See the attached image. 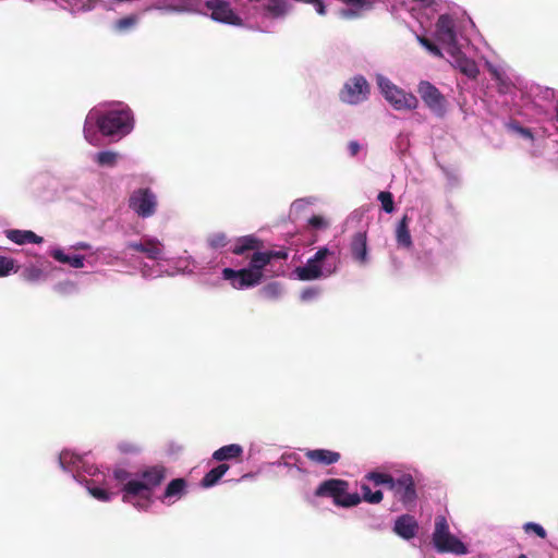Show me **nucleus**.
Returning <instances> with one entry per match:
<instances>
[{"instance_id":"f257e3e1","label":"nucleus","mask_w":558,"mask_h":558,"mask_svg":"<svg viewBox=\"0 0 558 558\" xmlns=\"http://www.w3.org/2000/svg\"><path fill=\"white\" fill-rule=\"evenodd\" d=\"M264 247V242L254 234H248L238 238L231 252L234 255H245L247 252H253L250 258L247 268L234 270L232 268L222 269V278L230 282L231 287L236 290L252 288L259 284L264 278L263 270L269 265V255L266 252H260Z\"/></svg>"},{"instance_id":"f03ea898","label":"nucleus","mask_w":558,"mask_h":558,"mask_svg":"<svg viewBox=\"0 0 558 558\" xmlns=\"http://www.w3.org/2000/svg\"><path fill=\"white\" fill-rule=\"evenodd\" d=\"M167 470L163 465L148 466L136 474V478L128 481L122 487V500L132 502L136 508L147 510L151 504L155 488L166 480Z\"/></svg>"},{"instance_id":"7ed1b4c3","label":"nucleus","mask_w":558,"mask_h":558,"mask_svg":"<svg viewBox=\"0 0 558 558\" xmlns=\"http://www.w3.org/2000/svg\"><path fill=\"white\" fill-rule=\"evenodd\" d=\"M348 488L349 483L347 481L340 478H329L319 484L315 490V496L331 497L336 506L343 508L357 506L362 500L372 505H378L384 499L381 490L372 492L371 487L365 483L361 484L362 496H360L357 493H348Z\"/></svg>"},{"instance_id":"20e7f679","label":"nucleus","mask_w":558,"mask_h":558,"mask_svg":"<svg viewBox=\"0 0 558 558\" xmlns=\"http://www.w3.org/2000/svg\"><path fill=\"white\" fill-rule=\"evenodd\" d=\"M133 114L129 108L110 110L96 119V125L104 136H125L133 130Z\"/></svg>"},{"instance_id":"39448f33","label":"nucleus","mask_w":558,"mask_h":558,"mask_svg":"<svg viewBox=\"0 0 558 558\" xmlns=\"http://www.w3.org/2000/svg\"><path fill=\"white\" fill-rule=\"evenodd\" d=\"M433 544L438 553H452L456 555L468 553L466 546L450 533L448 521L444 515L435 518Z\"/></svg>"},{"instance_id":"423d86ee","label":"nucleus","mask_w":558,"mask_h":558,"mask_svg":"<svg viewBox=\"0 0 558 558\" xmlns=\"http://www.w3.org/2000/svg\"><path fill=\"white\" fill-rule=\"evenodd\" d=\"M378 85L385 99L396 110H413L417 108L418 99L412 93H407L392 84L388 78L379 77Z\"/></svg>"},{"instance_id":"0eeeda50","label":"nucleus","mask_w":558,"mask_h":558,"mask_svg":"<svg viewBox=\"0 0 558 558\" xmlns=\"http://www.w3.org/2000/svg\"><path fill=\"white\" fill-rule=\"evenodd\" d=\"M157 196L148 187L137 189L133 191L129 197L130 209L141 218L154 216L157 210Z\"/></svg>"},{"instance_id":"6e6552de","label":"nucleus","mask_w":558,"mask_h":558,"mask_svg":"<svg viewBox=\"0 0 558 558\" xmlns=\"http://www.w3.org/2000/svg\"><path fill=\"white\" fill-rule=\"evenodd\" d=\"M371 93V86L363 75L348 80L339 93L342 102L357 105L365 101Z\"/></svg>"},{"instance_id":"1a4fd4ad","label":"nucleus","mask_w":558,"mask_h":558,"mask_svg":"<svg viewBox=\"0 0 558 558\" xmlns=\"http://www.w3.org/2000/svg\"><path fill=\"white\" fill-rule=\"evenodd\" d=\"M417 93L425 106L434 114L439 118L445 116L447 100L435 85L428 81H421L417 85Z\"/></svg>"},{"instance_id":"9d476101","label":"nucleus","mask_w":558,"mask_h":558,"mask_svg":"<svg viewBox=\"0 0 558 558\" xmlns=\"http://www.w3.org/2000/svg\"><path fill=\"white\" fill-rule=\"evenodd\" d=\"M405 507L412 506L417 499L416 486L410 473H402L393 480L389 489Z\"/></svg>"},{"instance_id":"9b49d317","label":"nucleus","mask_w":558,"mask_h":558,"mask_svg":"<svg viewBox=\"0 0 558 558\" xmlns=\"http://www.w3.org/2000/svg\"><path fill=\"white\" fill-rule=\"evenodd\" d=\"M328 255H330V251L327 247L319 248L304 266L295 269L298 278L303 281L318 279L323 275L320 263Z\"/></svg>"},{"instance_id":"f8f14e48","label":"nucleus","mask_w":558,"mask_h":558,"mask_svg":"<svg viewBox=\"0 0 558 558\" xmlns=\"http://www.w3.org/2000/svg\"><path fill=\"white\" fill-rule=\"evenodd\" d=\"M437 39L448 48L458 46L454 21L448 14H441L436 22Z\"/></svg>"},{"instance_id":"ddd939ff","label":"nucleus","mask_w":558,"mask_h":558,"mask_svg":"<svg viewBox=\"0 0 558 558\" xmlns=\"http://www.w3.org/2000/svg\"><path fill=\"white\" fill-rule=\"evenodd\" d=\"M448 53L452 58V65L470 78H476L480 74L476 62L468 58L458 46L449 48Z\"/></svg>"},{"instance_id":"4468645a","label":"nucleus","mask_w":558,"mask_h":558,"mask_svg":"<svg viewBox=\"0 0 558 558\" xmlns=\"http://www.w3.org/2000/svg\"><path fill=\"white\" fill-rule=\"evenodd\" d=\"M418 531V523L411 514H402L395 521L393 532L404 539L415 537Z\"/></svg>"},{"instance_id":"2eb2a0df","label":"nucleus","mask_w":558,"mask_h":558,"mask_svg":"<svg viewBox=\"0 0 558 558\" xmlns=\"http://www.w3.org/2000/svg\"><path fill=\"white\" fill-rule=\"evenodd\" d=\"M350 251L352 257L360 264L367 263V235L365 231L356 232L351 240Z\"/></svg>"},{"instance_id":"dca6fc26","label":"nucleus","mask_w":558,"mask_h":558,"mask_svg":"<svg viewBox=\"0 0 558 558\" xmlns=\"http://www.w3.org/2000/svg\"><path fill=\"white\" fill-rule=\"evenodd\" d=\"M128 248L144 253L150 259H158L161 256L162 248L159 241L148 239L143 242H130Z\"/></svg>"},{"instance_id":"f3484780","label":"nucleus","mask_w":558,"mask_h":558,"mask_svg":"<svg viewBox=\"0 0 558 558\" xmlns=\"http://www.w3.org/2000/svg\"><path fill=\"white\" fill-rule=\"evenodd\" d=\"M305 457L317 464L320 465H331L337 463L341 456L337 451H331L328 449H308L305 451Z\"/></svg>"},{"instance_id":"a211bd4d","label":"nucleus","mask_w":558,"mask_h":558,"mask_svg":"<svg viewBox=\"0 0 558 558\" xmlns=\"http://www.w3.org/2000/svg\"><path fill=\"white\" fill-rule=\"evenodd\" d=\"M290 9L291 4L287 0H268L263 5L265 15L274 20L284 17Z\"/></svg>"},{"instance_id":"6ab92c4d","label":"nucleus","mask_w":558,"mask_h":558,"mask_svg":"<svg viewBox=\"0 0 558 558\" xmlns=\"http://www.w3.org/2000/svg\"><path fill=\"white\" fill-rule=\"evenodd\" d=\"M5 233H7V238L9 240H11L12 242H14L19 245H22L25 243L40 244L44 241V239L41 236L37 235L36 233H34L31 230L12 229V230H8Z\"/></svg>"},{"instance_id":"aec40b11","label":"nucleus","mask_w":558,"mask_h":558,"mask_svg":"<svg viewBox=\"0 0 558 558\" xmlns=\"http://www.w3.org/2000/svg\"><path fill=\"white\" fill-rule=\"evenodd\" d=\"M243 454L242 446L238 444H231L227 446H222L217 449L213 453V459L219 462L228 461V460H241Z\"/></svg>"},{"instance_id":"412c9836","label":"nucleus","mask_w":558,"mask_h":558,"mask_svg":"<svg viewBox=\"0 0 558 558\" xmlns=\"http://www.w3.org/2000/svg\"><path fill=\"white\" fill-rule=\"evenodd\" d=\"M410 218L404 215L399 221L396 229L397 243L400 246L410 248L413 245L412 238L409 230Z\"/></svg>"},{"instance_id":"4be33fe9","label":"nucleus","mask_w":558,"mask_h":558,"mask_svg":"<svg viewBox=\"0 0 558 558\" xmlns=\"http://www.w3.org/2000/svg\"><path fill=\"white\" fill-rule=\"evenodd\" d=\"M229 470V464L220 463L216 468L208 471L201 481V486L204 488H209L215 486L220 478L227 473Z\"/></svg>"},{"instance_id":"5701e85b","label":"nucleus","mask_w":558,"mask_h":558,"mask_svg":"<svg viewBox=\"0 0 558 558\" xmlns=\"http://www.w3.org/2000/svg\"><path fill=\"white\" fill-rule=\"evenodd\" d=\"M51 256L62 263V264H69L73 268H82L84 266V257L81 255H66L62 250L57 248L53 250L51 253Z\"/></svg>"},{"instance_id":"b1692460","label":"nucleus","mask_w":558,"mask_h":558,"mask_svg":"<svg viewBox=\"0 0 558 558\" xmlns=\"http://www.w3.org/2000/svg\"><path fill=\"white\" fill-rule=\"evenodd\" d=\"M366 481L372 482L375 486L384 485L388 489L391 488L395 477L389 473L369 472L364 477Z\"/></svg>"},{"instance_id":"393cba45","label":"nucleus","mask_w":558,"mask_h":558,"mask_svg":"<svg viewBox=\"0 0 558 558\" xmlns=\"http://www.w3.org/2000/svg\"><path fill=\"white\" fill-rule=\"evenodd\" d=\"M186 487L184 478H174L166 487L163 498L180 497Z\"/></svg>"},{"instance_id":"a878e982","label":"nucleus","mask_w":558,"mask_h":558,"mask_svg":"<svg viewBox=\"0 0 558 558\" xmlns=\"http://www.w3.org/2000/svg\"><path fill=\"white\" fill-rule=\"evenodd\" d=\"M119 155L111 150L100 151L95 156V160L102 167H114L117 165Z\"/></svg>"},{"instance_id":"bb28decb","label":"nucleus","mask_w":558,"mask_h":558,"mask_svg":"<svg viewBox=\"0 0 558 558\" xmlns=\"http://www.w3.org/2000/svg\"><path fill=\"white\" fill-rule=\"evenodd\" d=\"M137 24V16L136 15H128L122 19H119L114 23L116 31L120 33H124L131 28H133Z\"/></svg>"},{"instance_id":"cd10ccee","label":"nucleus","mask_w":558,"mask_h":558,"mask_svg":"<svg viewBox=\"0 0 558 558\" xmlns=\"http://www.w3.org/2000/svg\"><path fill=\"white\" fill-rule=\"evenodd\" d=\"M378 201L381 204V208L387 213L391 214L395 210V202L393 196L388 191H381L379 192L377 196Z\"/></svg>"},{"instance_id":"c85d7f7f","label":"nucleus","mask_w":558,"mask_h":558,"mask_svg":"<svg viewBox=\"0 0 558 558\" xmlns=\"http://www.w3.org/2000/svg\"><path fill=\"white\" fill-rule=\"evenodd\" d=\"M207 242L211 248L218 250L225 247L228 244V238L226 233L217 232L209 235Z\"/></svg>"},{"instance_id":"c756f323","label":"nucleus","mask_w":558,"mask_h":558,"mask_svg":"<svg viewBox=\"0 0 558 558\" xmlns=\"http://www.w3.org/2000/svg\"><path fill=\"white\" fill-rule=\"evenodd\" d=\"M118 449L121 453L124 454H134L141 451V447L133 441L123 440L118 444Z\"/></svg>"},{"instance_id":"7c9ffc66","label":"nucleus","mask_w":558,"mask_h":558,"mask_svg":"<svg viewBox=\"0 0 558 558\" xmlns=\"http://www.w3.org/2000/svg\"><path fill=\"white\" fill-rule=\"evenodd\" d=\"M260 293L267 299H277L280 294V284L277 282L265 286Z\"/></svg>"},{"instance_id":"2f4dec72","label":"nucleus","mask_w":558,"mask_h":558,"mask_svg":"<svg viewBox=\"0 0 558 558\" xmlns=\"http://www.w3.org/2000/svg\"><path fill=\"white\" fill-rule=\"evenodd\" d=\"M417 40L418 43L425 48L427 49L430 53H433L434 56L436 57H442V53L440 51V49L432 41L429 40L428 38L424 37V36H418L417 37Z\"/></svg>"},{"instance_id":"473e14b6","label":"nucleus","mask_w":558,"mask_h":558,"mask_svg":"<svg viewBox=\"0 0 558 558\" xmlns=\"http://www.w3.org/2000/svg\"><path fill=\"white\" fill-rule=\"evenodd\" d=\"M523 530L525 533L533 532L541 538H546L547 533L544 530V527L537 523L534 522H527L523 525Z\"/></svg>"},{"instance_id":"72a5a7b5","label":"nucleus","mask_w":558,"mask_h":558,"mask_svg":"<svg viewBox=\"0 0 558 558\" xmlns=\"http://www.w3.org/2000/svg\"><path fill=\"white\" fill-rule=\"evenodd\" d=\"M14 268V260L10 257L0 256V277L8 276Z\"/></svg>"},{"instance_id":"f704fd0d","label":"nucleus","mask_w":558,"mask_h":558,"mask_svg":"<svg viewBox=\"0 0 558 558\" xmlns=\"http://www.w3.org/2000/svg\"><path fill=\"white\" fill-rule=\"evenodd\" d=\"M89 493L93 497H95L96 499H98L100 501L109 500V493L104 488L93 487V488H89Z\"/></svg>"},{"instance_id":"c9c22d12","label":"nucleus","mask_w":558,"mask_h":558,"mask_svg":"<svg viewBox=\"0 0 558 558\" xmlns=\"http://www.w3.org/2000/svg\"><path fill=\"white\" fill-rule=\"evenodd\" d=\"M308 225L316 230L327 227L326 220L322 216L314 215L308 219Z\"/></svg>"},{"instance_id":"e433bc0d","label":"nucleus","mask_w":558,"mask_h":558,"mask_svg":"<svg viewBox=\"0 0 558 558\" xmlns=\"http://www.w3.org/2000/svg\"><path fill=\"white\" fill-rule=\"evenodd\" d=\"M265 252L267 255H269V263L272 259H287L289 256V253L287 250H279V251L269 250V251H265Z\"/></svg>"},{"instance_id":"4c0bfd02","label":"nucleus","mask_w":558,"mask_h":558,"mask_svg":"<svg viewBox=\"0 0 558 558\" xmlns=\"http://www.w3.org/2000/svg\"><path fill=\"white\" fill-rule=\"evenodd\" d=\"M340 16L345 20H353L361 16L359 8L356 9H342L340 11Z\"/></svg>"},{"instance_id":"58836bf2","label":"nucleus","mask_w":558,"mask_h":558,"mask_svg":"<svg viewBox=\"0 0 558 558\" xmlns=\"http://www.w3.org/2000/svg\"><path fill=\"white\" fill-rule=\"evenodd\" d=\"M342 2L347 3V4H353L354 7L359 8V9H362V8H366V9H369L372 8V0H341Z\"/></svg>"},{"instance_id":"ea45409f","label":"nucleus","mask_w":558,"mask_h":558,"mask_svg":"<svg viewBox=\"0 0 558 558\" xmlns=\"http://www.w3.org/2000/svg\"><path fill=\"white\" fill-rule=\"evenodd\" d=\"M114 478L121 483H126L128 481H130V476L131 474L126 471V470H123V469H117L114 470Z\"/></svg>"},{"instance_id":"a19ab883","label":"nucleus","mask_w":558,"mask_h":558,"mask_svg":"<svg viewBox=\"0 0 558 558\" xmlns=\"http://www.w3.org/2000/svg\"><path fill=\"white\" fill-rule=\"evenodd\" d=\"M84 136L85 138L93 145H96V142H95V138H96V133L95 131L93 130V128L88 126L87 123L85 124V128H84Z\"/></svg>"},{"instance_id":"79ce46f5","label":"nucleus","mask_w":558,"mask_h":558,"mask_svg":"<svg viewBox=\"0 0 558 558\" xmlns=\"http://www.w3.org/2000/svg\"><path fill=\"white\" fill-rule=\"evenodd\" d=\"M348 150L350 156L355 157L361 150V145L356 141H350L348 143Z\"/></svg>"},{"instance_id":"37998d69","label":"nucleus","mask_w":558,"mask_h":558,"mask_svg":"<svg viewBox=\"0 0 558 558\" xmlns=\"http://www.w3.org/2000/svg\"><path fill=\"white\" fill-rule=\"evenodd\" d=\"M313 5L315 7V10L319 15L326 14V5L323 0H315Z\"/></svg>"},{"instance_id":"c03bdc74","label":"nucleus","mask_w":558,"mask_h":558,"mask_svg":"<svg viewBox=\"0 0 558 558\" xmlns=\"http://www.w3.org/2000/svg\"><path fill=\"white\" fill-rule=\"evenodd\" d=\"M41 275V271L37 268H32L27 271V279H37Z\"/></svg>"},{"instance_id":"a18cd8bd","label":"nucleus","mask_w":558,"mask_h":558,"mask_svg":"<svg viewBox=\"0 0 558 558\" xmlns=\"http://www.w3.org/2000/svg\"><path fill=\"white\" fill-rule=\"evenodd\" d=\"M72 457L70 456L69 452H61L60 457H59V462L61 464L62 468H64V464L71 459Z\"/></svg>"},{"instance_id":"49530a36","label":"nucleus","mask_w":558,"mask_h":558,"mask_svg":"<svg viewBox=\"0 0 558 558\" xmlns=\"http://www.w3.org/2000/svg\"><path fill=\"white\" fill-rule=\"evenodd\" d=\"M313 295H315V291L312 289H308L303 292L302 299L307 300V299L312 298Z\"/></svg>"},{"instance_id":"de8ad7c7","label":"nucleus","mask_w":558,"mask_h":558,"mask_svg":"<svg viewBox=\"0 0 558 558\" xmlns=\"http://www.w3.org/2000/svg\"><path fill=\"white\" fill-rule=\"evenodd\" d=\"M301 202H303V199H298L296 202H294V206H298Z\"/></svg>"},{"instance_id":"09e8293b","label":"nucleus","mask_w":558,"mask_h":558,"mask_svg":"<svg viewBox=\"0 0 558 558\" xmlns=\"http://www.w3.org/2000/svg\"><path fill=\"white\" fill-rule=\"evenodd\" d=\"M518 558H527L524 554H521Z\"/></svg>"}]
</instances>
